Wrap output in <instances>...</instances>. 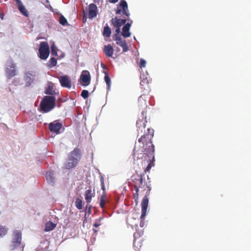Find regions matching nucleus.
I'll return each mask as SVG.
<instances>
[{
  "instance_id": "obj_47",
  "label": "nucleus",
  "mask_w": 251,
  "mask_h": 251,
  "mask_svg": "<svg viewBox=\"0 0 251 251\" xmlns=\"http://www.w3.org/2000/svg\"><path fill=\"white\" fill-rule=\"evenodd\" d=\"M143 224H142V222L140 223V226H143Z\"/></svg>"
},
{
  "instance_id": "obj_29",
  "label": "nucleus",
  "mask_w": 251,
  "mask_h": 251,
  "mask_svg": "<svg viewBox=\"0 0 251 251\" xmlns=\"http://www.w3.org/2000/svg\"><path fill=\"white\" fill-rule=\"evenodd\" d=\"M104 80L107 84L108 88L109 89L111 84L110 78L108 75V74L106 72H104Z\"/></svg>"
},
{
  "instance_id": "obj_16",
  "label": "nucleus",
  "mask_w": 251,
  "mask_h": 251,
  "mask_svg": "<svg viewBox=\"0 0 251 251\" xmlns=\"http://www.w3.org/2000/svg\"><path fill=\"white\" fill-rule=\"evenodd\" d=\"M62 127V124L60 123L54 121L49 125V128L51 132L58 133Z\"/></svg>"
},
{
  "instance_id": "obj_30",
  "label": "nucleus",
  "mask_w": 251,
  "mask_h": 251,
  "mask_svg": "<svg viewBox=\"0 0 251 251\" xmlns=\"http://www.w3.org/2000/svg\"><path fill=\"white\" fill-rule=\"evenodd\" d=\"M75 205L78 209H81L82 208V201L79 198L76 199L75 201Z\"/></svg>"
},
{
  "instance_id": "obj_31",
  "label": "nucleus",
  "mask_w": 251,
  "mask_h": 251,
  "mask_svg": "<svg viewBox=\"0 0 251 251\" xmlns=\"http://www.w3.org/2000/svg\"><path fill=\"white\" fill-rule=\"evenodd\" d=\"M7 232V228L5 226H1L0 227V237H3L6 235Z\"/></svg>"
},
{
  "instance_id": "obj_40",
  "label": "nucleus",
  "mask_w": 251,
  "mask_h": 251,
  "mask_svg": "<svg viewBox=\"0 0 251 251\" xmlns=\"http://www.w3.org/2000/svg\"><path fill=\"white\" fill-rule=\"evenodd\" d=\"M116 29L115 30V32L116 33L115 34L114 36V39L115 40V38H116V36H120L119 35V33H120L121 32V28L120 27H116Z\"/></svg>"
},
{
  "instance_id": "obj_44",
  "label": "nucleus",
  "mask_w": 251,
  "mask_h": 251,
  "mask_svg": "<svg viewBox=\"0 0 251 251\" xmlns=\"http://www.w3.org/2000/svg\"><path fill=\"white\" fill-rule=\"evenodd\" d=\"M17 2V4H19V2L22 3V2L20 0H15Z\"/></svg>"
},
{
  "instance_id": "obj_11",
  "label": "nucleus",
  "mask_w": 251,
  "mask_h": 251,
  "mask_svg": "<svg viewBox=\"0 0 251 251\" xmlns=\"http://www.w3.org/2000/svg\"><path fill=\"white\" fill-rule=\"evenodd\" d=\"M22 241V234L20 232L15 230L13 232V237L12 239V249H15L16 247L21 244Z\"/></svg>"
},
{
  "instance_id": "obj_3",
  "label": "nucleus",
  "mask_w": 251,
  "mask_h": 251,
  "mask_svg": "<svg viewBox=\"0 0 251 251\" xmlns=\"http://www.w3.org/2000/svg\"><path fill=\"white\" fill-rule=\"evenodd\" d=\"M138 191L133 193V197L135 201L137 202L139 198V193L142 195H144V197L141 202L142 214L140 218L144 220L147 211V208L149 203L148 196L150 195L151 191V184H148L145 181L142 182L141 184L137 186Z\"/></svg>"
},
{
  "instance_id": "obj_18",
  "label": "nucleus",
  "mask_w": 251,
  "mask_h": 251,
  "mask_svg": "<svg viewBox=\"0 0 251 251\" xmlns=\"http://www.w3.org/2000/svg\"><path fill=\"white\" fill-rule=\"evenodd\" d=\"M132 21H131L130 23L126 24L122 28V35L125 38H127L130 36L131 33L129 32V29L131 26V24Z\"/></svg>"
},
{
  "instance_id": "obj_41",
  "label": "nucleus",
  "mask_w": 251,
  "mask_h": 251,
  "mask_svg": "<svg viewBox=\"0 0 251 251\" xmlns=\"http://www.w3.org/2000/svg\"><path fill=\"white\" fill-rule=\"evenodd\" d=\"M45 93L46 94H49V95L53 94L52 91L51 90H50L49 88H48V89L46 90Z\"/></svg>"
},
{
  "instance_id": "obj_36",
  "label": "nucleus",
  "mask_w": 251,
  "mask_h": 251,
  "mask_svg": "<svg viewBox=\"0 0 251 251\" xmlns=\"http://www.w3.org/2000/svg\"><path fill=\"white\" fill-rule=\"evenodd\" d=\"M81 96L85 99L88 98L89 96L88 91L86 90H82L81 93Z\"/></svg>"
},
{
  "instance_id": "obj_33",
  "label": "nucleus",
  "mask_w": 251,
  "mask_h": 251,
  "mask_svg": "<svg viewBox=\"0 0 251 251\" xmlns=\"http://www.w3.org/2000/svg\"><path fill=\"white\" fill-rule=\"evenodd\" d=\"M102 220V217H100L98 219H96L93 226L95 227H98L100 226L101 225V221Z\"/></svg>"
},
{
  "instance_id": "obj_4",
  "label": "nucleus",
  "mask_w": 251,
  "mask_h": 251,
  "mask_svg": "<svg viewBox=\"0 0 251 251\" xmlns=\"http://www.w3.org/2000/svg\"><path fill=\"white\" fill-rule=\"evenodd\" d=\"M81 158L80 150L78 148H75L70 153L68 160L64 164V167L68 170L75 168L78 164Z\"/></svg>"
},
{
  "instance_id": "obj_19",
  "label": "nucleus",
  "mask_w": 251,
  "mask_h": 251,
  "mask_svg": "<svg viewBox=\"0 0 251 251\" xmlns=\"http://www.w3.org/2000/svg\"><path fill=\"white\" fill-rule=\"evenodd\" d=\"M103 52L107 57H112L114 53L113 48L110 44L105 45L103 48Z\"/></svg>"
},
{
  "instance_id": "obj_10",
  "label": "nucleus",
  "mask_w": 251,
  "mask_h": 251,
  "mask_svg": "<svg viewBox=\"0 0 251 251\" xmlns=\"http://www.w3.org/2000/svg\"><path fill=\"white\" fill-rule=\"evenodd\" d=\"M144 174H134L131 177V179L134 184V188L135 191H138L137 186L141 185L143 181Z\"/></svg>"
},
{
  "instance_id": "obj_9",
  "label": "nucleus",
  "mask_w": 251,
  "mask_h": 251,
  "mask_svg": "<svg viewBox=\"0 0 251 251\" xmlns=\"http://www.w3.org/2000/svg\"><path fill=\"white\" fill-rule=\"evenodd\" d=\"M144 174H134L131 177V179L134 184V188L135 191H138L137 186L141 185L143 181Z\"/></svg>"
},
{
  "instance_id": "obj_23",
  "label": "nucleus",
  "mask_w": 251,
  "mask_h": 251,
  "mask_svg": "<svg viewBox=\"0 0 251 251\" xmlns=\"http://www.w3.org/2000/svg\"><path fill=\"white\" fill-rule=\"evenodd\" d=\"M18 7L19 11L23 15L26 17L28 16V12L23 3L19 2V4H18Z\"/></svg>"
},
{
  "instance_id": "obj_25",
  "label": "nucleus",
  "mask_w": 251,
  "mask_h": 251,
  "mask_svg": "<svg viewBox=\"0 0 251 251\" xmlns=\"http://www.w3.org/2000/svg\"><path fill=\"white\" fill-rule=\"evenodd\" d=\"M56 226V225L50 221L47 222L45 225V231H50L52 230Z\"/></svg>"
},
{
  "instance_id": "obj_5",
  "label": "nucleus",
  "mask_w": 251,
  "mask_h": 251,
  "mask_svg": "<svg viewBox=\"0 0 251 251\" xmlns=\"http://www.w3.org/2000/svg\"><path fill=\"white\" fill-rule=\"evenodd\" d=\"M55 105V98L53 96H45L40 104V111L48 113L54 108Z\"/></svg>"
},
{
  "instance_id": "obj_24",
  "label": "nucleus",
  "mask_w": 251,
  "mask_h": 251,
  "mask_svg": "<svg viewBox=\"0 0 251 251\" xmlns=\"http://www.w3.org/2000/svg\"><path fill=\"white\" fill-rule=\"evenodd\" d=\"M46 177L48 182L50 183H54L53 174L52 172L49 171L46 173Z\"/></svg>"
},
{
  "instance_id": "obj_2",
  "label": "nucleus",
  "mask_w": 251,
  "mask_h": 251,
  "mask_svg": "<svg viewBox=\"0 0 251 251\" xmlns=\"http://www.w3.org/2000/svg\"><path fill=\"white\" fill-rule=\"evenodd\" d=\"M138 105L141 110V115L139 117L136 122V127L138 131V136L141 135L140 138L146 137L147 135L150 134L151 130L152 131V137L154 135V130L152 128L148 127L146 129V113L147 112L148 105L146 100L142 96L139 97L138 99Z\"/></svg>"
},
{
  "instance_id": "obj_43",
  "label": "nucleus",
  "mask_w": 251,
  "mask_h": 251,
  "mask_svg": "<svg viewBox=\"0 0 251 251\" xmlns=\"http://www.w3.org/2000/svg\"><path fill=\"white\" fill-rule=\"evenodd\" d=\"M91 208H92V206L91 205H89V209H88V213L89 214H90L91 213Z\"/></svg>"
},
{
  "instance_id": "obj_42",
  "label": "nucleus",
  "mask_w": 251,
  "mask_h": 251,
  "mask_svg": "<svg viewBox=\"0 0 251 251\" xmlns=\"http://www.w3.org/2000/svg\"><path fill=\"white\" fill-rule=\"evenodd\" d=\"M119 0H109V1L110 2V3H116Z\"/></svg>"
},
{
  "instance_id": "obj_6",
  "label": "nucleus",
  "mask_w": 251,
  "mask_h": 251,
  "mask_svg": "<svg viewBox=\"0 0 251 251\" xmlns=\"http://www.w3.org/2000/svg\"><path fill=\"white\" fill-rule=\"evenodd\" d=\"M115 13L117 15H120L124 18L129 17L130 13L128 9L127 3L125 0H121L119 4L117 5Z\"/></svg>"
},
{
  "instance_id": "obj_21",
  "label": "nucleus",
  "mask_w": 251,
  "mask_h": 251,
  "mask_svg": "<svg viewBox=\"0 0 251 251\" xmlns=\"http://www.w3.org/2000/svg\"><path fill=\"white\" fill-rule=\"evenodd\" d=\"M140 85L141 88L146 91L147 93L150 91V88L149 85V81L147 78H144L141 80Z\"/></svg>"
},
{
  "instance_id": "obj_7",
  "label": "nucleus",
  "mask_w": 251,
  "mask_h": 251,
  "mask_svg": "<svg viewBox=\"0 0 251 251\" xmlns=\"http://www.w3.org/2000/svg\"><path fill=\"white\" fill-rule=\"evenodd\" d=\"M50 54V48L47 42H42L39 49V57L43 60L46 59Z\"/></svg>"
},
{
  "instance_id": "obj_32",
  "label": "nucleus",
  "mask_w": 251,
  "mask_h": 251,
  "mask_svg": "<svg viewBox=\"0 0 251 251\" xmlns=\"http://www.w3.org/2000/svg\"><path fill=\"white\" fill-rule=\"evenodd\" d=\"M32 75L30 73H27L25 76V80L27 82V84L29 85L32 82L33 79L31 78Z\"/></svg>"
},
{
  "instance_id": "obj_27",
  "label": "nucleus",
  "mask_w": 251,
  "mask_h": 251,
  "mask_svg": "<svg viewBox=\"0 0 251 251\" xmlns=\"http://www.w3.org/2000/svg\"><path fill=\"white\" fill-rule=\"evenodd\" d=\"M111 34V30L107 24L104 26L103 31V35L106 37H109Z\"/></svg>"
},
{
  "instance_id": "obj_35",
  "label": "nucleus",
  "mask_w": 251,
  "mask_h": 251,
  "mask_svg": "<svg viewBox=\"0 0 251 251\" xmlns=\"http://www.w3.org/2000/svg\"><path fill=\"white\" fill-rule=\"evenodd\" d=\"M142 234H143V233H142L141 232H139V231H136V232H135L134 233V235H133L134 239L143 238Z\"/></svg>"
},
{
  "instance_id": "obj_14",
  "label": "nucleus",
  "mask_w": 251,
  "mask_h": 251,
  "mask_svg": "<svg viewBox=\"0 0 251 251\" xmlns=\"http://www.w3.org/2000/svg\"><path fill=\"white\" fill-rule=\"evenodd\" d=\"M115 40L116 44L122 48L123 52H126L129 50V48L125 40H123L120 36H116Z\"/></svg>"
},
{
  "instance_id": "obj_39",
  "label": "nucleus",
  "mask_w": 251,
  "mask_h": 251,
  "mask_svg": "<svg viewBox=\"0 0 251 251\" xmlns=\"http://www.w3.org/2000/svg\"><path fill=\"white\" fill-rule=\"evenodd\" d=\"M146 64V61L144 59H141L140 60V67L141 68L145 67Z\"/></svg>"
},
{
  "instance_id": "obj_37",
  "label": "nucleus",
  "mask_w": 251,
  "mask_h": 251,
  "mask_svg": "<svg viewBox=\"0 0 251 251\" xmlns=\"http://www.w3.org/2000/svg\"><path fill=\"white\" fill-rule=\"evenodd\" d=\"M51 53L53 55H57L56 48L54 45H52L51 47Z\"/></svg>"
},
{
  "instance_id": "obj_38",
  "label": "nucleus",
  "mask_w": 251,
  "mask_h": 251,
  "mask_svg": "<svg viewBox=\"0 0 251 251\" xmlns=\"http://www.w3.org/2000/svg\"><path fill=\"white\" fill-rule=\"evenodd\" d=\"M100 181L101 186V189L103 190V192H105V187L104 183V179L102 177L100 178Z\"/></svg>"
},
{
  "instance_id": "obj_28",
  "label": "nucleus",
  "mask_w": 251,
  "mask_h": 251,
  "mask_svg": "<svg viewBox=\"0 0 251 251\" xmlns=\"http://www.w3.org/2000/svg\"><path fill=\"white\" fill-rule=\"evenodd\" d=\"M56 64L57 60L54 57H51L47 63V66L50 68H51L56 66Z\"/></svg>"
},
{
  "instance_id": "obj_22",
  "label": "nucleus",
  "mask_w": 251,
  "mask_h": 251,
  "mask_svg": "<svg viewBox=\"0 0 251 251\" xmlns=\"http://www.w3.org/2000/svg\"><path fill=\"white\" fill-rule=\"evenodd\" d=\"M107 201V195L106 192H103L102 194L100 197V206L101 208L105 207V204Z\"/></svg>"
},
{
  "instance_id": "obj_8",
  "label": "nucleus",
  "mask_w": 251,
  "mask_h": 251,
  "mask_svg": "<svg viewBox=\"0 0 251 251\" xmlns=\"http://www.w3.org/2000/svg\"><path fill=\"white\" fill-rule=\"evenodd\" d=\"M5 74L6 77L10 79L16 75V65L12 62H10L7 65Z\"/></svg>"
},
{
  "instance_id": "obj_12",
  "label": "nucleus",
  "mask_w": 251,
  "mask_h": 251,
  "mask_svg": "<svg viewBox=\"0 0 251 251\" xmlns=\"http://www.w3.org/2000/svg\"><path fill=\"white\" fill-rule=\"evenodd\" d=\"M62 87L70 89L72 87V82L70 78L67 75H62L58 77Z\"/></svg>"
},
{
  "instance_id": "obj_46",
  "label": "nucleus",
  "mask_w": 251,
  "mask_h": 251,
  "mask_svg": "<svg viewBox=\"0 0 251 251\" xmlns=\"http://www.w3.org/2000/svg\"><path fill=\"white\" fill-rule=\"evenodd\" d=\"M143 224H142V222L140 223V226H143Z\"/></svg>"
},
{
  "instance_id": "obj_45",
  "label": "nucleus",
  "mask_w": 251,
  "mask_h": 251,
  "mask_svg": "<svg viewBox=\"0 0 251 251\" xmlns=\"http://www.w3.org/2000/svg\"><path fill=\"white\" fill-rule=\"evenodd\" d=\"M93 231L95 233H97L98 232V230L95 229H93Z\"/></svg>"
},
{
  "instance_id": "obj_17",
  "label": "nucleus",
  "mask_w": 251,
  "mask_h": 251,
  "mask_svg": "<svg viewBox=\"0 0 251 251\" xmlns=\"http://www.w3.org/2000/svg\"><path fill=\"white\" fill-rule=\"evenodd\" d=\"M97 7L96 4L91 3L89 5L88 8V17L92 19L97 16Z\"/></svg>"
},
{
  "instance_id": "obj_1",
  "label": "nucleus",
  "mask_w": 251,
  "mask_h": 251,
  "mask_svg": "<svg viewBox=\"0 0 251 251\" xmlns=\"http://www.w3.org/2000/svg\"><path fill=\"white\" fill-rule=\"evenodd\" d=\"M151 130L150 134L146 137L139 138L135 143L133 150V155L137 153L143 154V156L146 159V157H149L150 163L145 170V172H149L150 169L154 166V146L152 144V133Z\"/></svg>"
},
{
  "instance_id": "obj_15",
  "label": "nucleus",
  "mask_w": 251,
  "mask_h": 251,
  "mask_svg": "<svg viewBox=\"0 0 251 251\" xmlns=\"http://www.w3.org/2000/svg\"><path fill=\"white\" fill-rule=\"evenodd\" d=\"M112 25L115 27H121V26L125 24L126 22V18L120 19L118 17L112 18L111 20Z\"/></svg>"
},
{
  "instance_id": "obj_13",
  "label": "nucleus",
  "mask_w": 251,
  "mask_h": 251,
  "mask_svg": "<svg viewBox=\"0 0 251 251\" xmlns=\"http://www.w3.org/2000/svg\"><path fill=\"white\" fill-rule=\"evenodd\" d=\"M81 83L83 85L87 86L90 83V75L88 71H83L80 75Z\"/></svg>"
},
{
  "instance_id": "obj_34",
  "label": "nucleus",
  "mask_w": 251,
  "mask_h": 251,
  "mask_svg": "<svg viewBox=\"0 0 251 251\" xmlns=\"http://www.w3.org/2000/svg\"><path fill=\"white\" fill-rule=\"evenodd\" d=\"M59 22L62 25H65L67 23V21L63 15H61L59 18Z\"/></svg>"
},
{
  "instance_id": "obj_26",
  "label": "nucleus",
  "mask_w": 251,
  "mask_h": 251,
  "mask_svg": "<svg viewBox=\"0 0 251 251\" xmlns=\"http://www.w3.org/2000/svg\"><path fill=\"white\" fill-rule=\"evenodd\" d=\"M143 240V238L140 239H134V247L136 248L137 249H139L140 248H141L142 246Z\"/></svg>"
},
{
  "instance_id": "obj_20",
  "label": "nucleus",
  "mask_w": 251,
  "mask_h": 251,
  "mask_svg": "<svg viewBox=\"0 0 251 251\" xmlns=\"http://www.w3.org/2000/svg\"><path fill=\"white\" fill-rule=\"evenodd\" d=\"M84 196L86 201L88 204L91 202L92 198L95 197V193H93L91 188H89L85 191Z\"/></svg>"
}]
</instances>
